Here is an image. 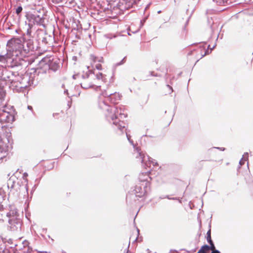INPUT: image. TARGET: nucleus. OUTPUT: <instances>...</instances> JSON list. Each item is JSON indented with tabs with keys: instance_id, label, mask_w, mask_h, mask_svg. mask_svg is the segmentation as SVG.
<instances>
[{
	"instance_id": "44",
	"label": "nucleus",
	"mask_w": 253,
	"mask_h": 253,
	"mask_svg": "<svg viewBox=\"0 0 253 253\" xmlns=\"http://www.w3.org/2000/svg\"><path fill=\"white\" fill-rule=\"evenodd\" d=\"M126 136H127V138L128 139V140H129L130 139V136L128 135H127V134L126 133Z\"/></svg>"
},
{
	"instance_id": "45",
	"label": "nucleus",
	"mask_w": 253,
	"mask_h": 253,
	"mask_svg": "<svg viewBox=\"0 0 253 253\" xmlns=\"http://www.w3.org/2000/svg\"><path fill=\"white\" fill-rule=\"evenodd\" d=\"M64 93L65 94H68V90L67 89H65L64 90Z\"/></svg>"
},
{
	"instance_id": "21",
	"label": "nucleus",
	"mask_w": 253,
	"mask_h": 253,
	"mask_svg": "<svg viewBox=\"0 0 253 253\" xmlns=\"http://www.w3.org/2000/svg\"><path fill=\"white\" fill-rule=\"evenodd\" d=\"M200 250H202V253H207L210 250V246L208 245L203 246Z\"/></svg>"
},
{
	"instance_id": "37",
	"label": "nucleus",
	"mask_w": 253,
	"mask_h": 253,
	"mask_svg": "<svg viewBox=\"0 0 253 253\" xmlns=\"http://www.w3.org/2000/svg\"><path fill=\"white\" fill-rule=\"evenodd\" d=\"M211 253H221L217 250H213Z\"/></svg>"
},
{
	"instance_id": "15",
	"label": "nucleus",
	"mask_w": 253,
	"mask_h": 253,
	"mask_svg": "<svg viewBox=\"0 0 253 253\" xmlns=\"http://www.w3.org/2000/svg\"><path fill=\"white\" fill-rule=\"evenodd\" d=\"M131 3L130 2H127L126 0H121L118 6L121 10H125L128 9L131 6Z\"/></svg>"
},
{
	"instance_id": "19",
	"label": "nucleus",
	"mask_w": 253,
	"mask_h": 253,
	"mask_svg": "<svg viewBox=\"0 0 253 253\" xmlns=\"http://www.w3.org/2000/svg\"><path fill=\"white\" fill-rule=\"evenodd\" d=\"M94 79L95 80L93 81L95 82V84L96 83V80H101L102 82H104L105 80L104 76L101 73H99L95 75Z\"/></svg>"
},
{
	"instance_id": "40",
	"label": "nucleus",
	"mask_w": 253,
	"mask_h": 253,
	"mask_svg": "<svg viewBox=\"0 0 253 253\" xmlns=\"http://www.w3.org/2000/svg\"><path fill=\"white\" fill-rule=\"evenodd\" d=\"M165 198H167L169 200H171V197H170L169 195H166L165 196Z\"/></svg>"
},
{
	"instance_id": "50",
	"label": "nucleus",
	"mask_w": 253,
	"mask_h": 253,
	"mask_svg": "<svg viewBox=\"0 0 253 253\" xmlns=\"http://www.w3.org/2000/svg\"><path fill=\"white\" fill-rule=\"evenodd\" d=\"M197 253H202V250H199Z\"/></svg>"
},
{
	"instance_id": "4",
	"label": "nucleus",
	"mask_w": 253,
	"mask_h": 253,
	"mask_svg": "<svg viewBox=\"0 0 253 253\" xmlns=\"http://www.w3.org/2000/svg\"><path fill=\"white\" fill-rule=\"evenodd\" d=\"M1 64L2 65L0 66V87H4L6 84L8 85L10 81H13V79L15 77V74H18L17 72L8 70L6 68L7 66L3 63Z\"/></svg>"
},
{
	"instance_id": "30",
	"label": "nucleus",
	"mask_w": 253,
	"mask_h": 253,
	"mask_svg": "<svg viewBox=\"0 0 253 253\" xmlns=\"http://www.w3.org/2000/svg\"><path fill=\"white\" fill-rule=\"evenodd\" d=\"M95 68L98 70H102V66L100 63H97L95 65Z\"/></svg>"
},
{
	"instance_id": "25",
	"label": "nucleus",
	"mask_w": 253,
	"mask_h": 253,
	"mask_svg": "<svg viewBox=\"0 0 253 253\" xmlns=\"http://www.w3.org/2000/svg\"><path fill=\"white\" fill-rule=\"evenodd\" d=\"M248 156V153H245L244 155L243 156V158L240 161L239 164L242 166L244 164V162L246 161V158Z\"/></svg>"
},
{
	"instance_id": "54",
	"label": "nucleus",
	"mask_w": 253,
	"mask_h": 253,
	"mask_svg": "<svg viewBox=\"0 0 253 253\" xmlns=\"http://www.w3.org/2000/svg\"><path fill=\"white\" fill-rule=\"evenodd\" d=\"M218 36H217V37H216V40H217V39H218Z\"/></svg>"
},
{
	"instance_id": "22",
	"label": "nucleus",
	"mask_w": 253,
	"mask_h": 253,
	"mask_svg": "<svg viewBox=\"0 0 253 253\" xmlns=\"http://www.w3.org/2000/svg\"><path fill=\"white\" fill-rule=\"evenodd\" d=\"M218 5H224L228 3V0H213Z\"/></svg>"
},
{
	"instance_id": "11",
	"label": "nucleus",
	"mask_w": 253,
	"mask_h": 253,
	"mask_svg": "<svg viewBox=\"0 0 253 253\" xmlns=\"http://www.w3.org/2000/svg\"><path fill=\"white\" fill-rule=\"evenodd\" d=\"M14 121V116L8 112L4 110H0V121L6 123L12 122Z\"/></svg>"
},
{
	"instance_id": "7",
	"label": "nucleus",
	"mask_w": 253,
	"mask_h": 253,
	"mask_svg": "<svg viewBox=\"0 0 253 253\" xmlns=\"http://www.w3.org/2000/svg\"><path fill=\"white\" fill-rule=\"evenodd\" d=\"M83 81L81 83V85L82 88L84 89H88L92 87L95 85L94 77L95 74L92 73H89L87 71L82 76Z\"/></svg>"
},
{
	"instance_id": "49",
	"label": "nucleus",
	"mask_w": 253,
	"mask_h": 253,
	"mask_svg": "<svg viewBox=\"0 0 253 253\" xmlns=\"http://www.w3.org/2000/svg\"><path fill=\"white\" fill-rule=\"evenodd\" d=\"M197 253H202V250H199Z\"/></svg>"
},
{
	"instance_id": "24",
	"label": "nucleus",
	"mask_w": 253,
	"mask_h": 253,
	"mask_svg": "<svg viewBox=\"0 0 253 253\" xmlns=\"http://www.w3.org/2000/svg\"><path fill=\"white\" fill-rule=\"evenodd\" d=\"M207 240L208 243L211 242L212 241L211 238V231L210 229L207 233Z\"/></svg>"
},
{
	"instance_id": "38",
	"label": "nucleus",
	"mask_w": 253,
	"mask_h": 253,
	"mask_svg": "<svg viewBox=\"0 0 253 253\" xmlns=\"http://www.w3.org/2000/svg\"><path fill=\"white\" fill-rule=\"evenodd\" d=\"M29 0H17V1H20L23 3L27 2Z\"/></svg>"
},
{
	"instance_id": "12",
	"label": "nucleus",
	"mask_w": 253,
	"mask_h": 253,
	"mask_svg": "<svg viewBox=\"0 0 253 253\" xmlns=\"http://www.w3.org/2000/svg\"><path fill=\"white\" fill-rule=\"evenodd\" d=\"M30 17L31 20H33V22L34 24L43 25L44 19L43 16H41L37 13H35L31 14Z\"/></svg>"
},
{
	"instance_id": "32",
	"label": "nucleus",
	"mask_w": 253,
	"mask_h": 253,
	"mask_svg": "<svg viewBox=\"0 0 253 253\" xmlns=\"http://www.w3.org/2000/svg\"><path fill=\"white\" fill-rule=\"evenodd\" d=\"M134 197V195H127L126 196V201H128V200H129L130 199H132L133 197Z\"/></svg>"
},
{
	"instance_id": "26",
	"label": "nucleus",
	"mask_w": 253,
	"mask_h": 253,
	"mask_svg": "<svg viewBox=\"0 0 253 253\" xmlns=\"http://www.w3.org/2000/svg\"><path fill=\"white\" fill-rule=\"evenodd\" d=\"M22 10L23 8L21 6H19L16 8L15 13L17 15V16H20V13H21Z\"/></svg>"
},
{
	"instance_id": "13",
	"label": "nucleus",
	"mask_w": 253,
	"mask_h": 253,
	"mask_svg": "<svg viewBox=\"0 0 253 253\" xmlns=\"http://www.w3.org/2000/svg\"><path fill=\"white\" fill-rule=\"evenodd\" d=\"M139 182L141 183H145L148 182L150 184L151 177L149 176L148 171L140 173L138 176Z\"/></svg>"
},
{
	"instance_id": "35",
	"label": "nucleus",
	"mask_w": 253,
	"mask_h": 253,
	"mask_svg": "<svg viewBox=\"0 0 253 253\" xmlns=\"http://www.w3.org/2000/svg\"><path fill=\"white\" fill-rule=\"evenodd\" d=\"M213 148L217 149L221 151H224L225 149V148H223V147H213Z\"/></svg>"
},
{
	"instance_id": "55",
	"label": "nucleus",
	"mask_w": 253,
	"mask_h": 253,
	"mask_svg": "<svg viewBox=\"0 0 253 253\" xmlns=\"http://www.w3.org/2000/svg\"><path fill=\"white\" fill-rule=\"evenodd\" d=\"M97 87H100V85H98V86H97Z\"/></svg>"
},
{
	"instance_id": "53",
	"label": "nucleus",
	"mask_w": 253,
	"mask_h": 253,
	"mask_svg": "<svg viewBox=\"0 0 253 253\" xmlns=\"http://www.w3.org/2000/svg\"><path fill=\"white\" fill-rule=\"evenodd\" d=\"M62 87L63 88H64V84H62Z\"/></svg>"
},
{
	"instance_id": "29",
	"label": "nucleus",
	"mask_w": 253,
	"mask_h": 253,
	"mask_svg": "<svg viewBox=\"0 0 253 253\" xmlns=\"http://www.w3.org/2000/svg\"><path fill=\"white\" fill-rule=\"evenodd\" d=\"M209 243V244H210V246H210V250H211L212 251L213 250H216V249H215V246H214V244H213V242H212V241L211 242H210V243Z\"/></svg>"
},
{
	"instance_id": "52",
	"label": "nucleus",
	"mask_w": 253,
	"mask_h": 253,
	"mask_svg": "<svg viewBox=\"0 0 253 253\" xmlns=\"http://www.w3.org/2000/svg\"><path fill=\"white\" fill-rule=\"evenodd\" d=\"M5 187H7V188H9V185H8V183L7 184V185Z\"/></svg>"
},
{
	"instance_id": "33",
	"label": "nucleus",
	"mask_w": 253,
	"mask_h": 253,
	"mask_svg": "<svg viewBox=\"0 0 253 253\" xmlns=\"http://www.w3.org/2000/svg\"><path fill=\"white\" fill-rule=\"evenodd\" d=\"M8 251L6 250L3 249V248H0V253H7Z\"/></svg>"
},
{
	"instance_id": "8",
	"label": "nucleus",
	"mask_w": 253,
	"mask_h": 253,
	"mask_svg": "<svg viewBox=\"0 0 253 253\" xmlns=\"http://www.w3.org/2000/svg\"><path fill=\"white\" fill-rule=\"evenodd\" d=\"M50 61L51 60L49 58H42L40 62V67L41 68L42 66L43 65L45 70L48 69L52 70L54 72L56 71L58 68V64L54 63V65H53V63L50 62ZM38 68L41 70V72L40 73H42V69L40 68Z\"/></svg>"
},
{
	"instance_id": "20",
	"label": "nucleus",
	"mask_w": 253,
	"mask_h": 253,
	"mask_svg": "<svg viewBox=\"0 0 253 253\" xmlns=\"http://www.w3.org/2000/svg\"><path fill=\"white\" fill-rule=\"evenodd\" d=\"M52 39V37L47 35H45L44 37L42 38V42L44 44H47L49 40Z\"/></svg>"
},
{
	"instance_id": "14",
	"label": "nucleus",
	"mask_w": 253,
	"mask_h": 253,
	"mask_svg": "<svg viewBox=\"0 0 253 253\" xmlns=\"http://www.w3.org/2000/svg\"><path fill=\"white\" fill-rule=\"evenodd\" d=\"M9 211L6 213V215L9 218L19 217V215L17 212V209L13 205H10L9 207Z\"/></svg>"
},
{
	"instance_id": "42",
	"label": "nucleus",
	"mask_w": 253,
	"mask_h": 253,
	"mask_svg": "<svg viewBox=\"0 0 253 253\" xmlns=\"http://www.w3.org/2000/svg\"><path fill=\"white\" fill-rule=\"evenodd\" d=\"M79 76L78 75H74L73 76V78L74 79H77V78Z\"/></svg>"
},
{
	"instance_id": "31",
	"label": "nucleus",
	"mask_w": 253,
	"mask_h": 253,
	"mask_svg": "<svg viewBox=\"0 0 253 253\" xmlns=\"http://www.w3.org/2000/svg\"><path fill=\"white\" fill-rule=\"evenodd\" d=\"M125 58H126V57H124V58L122 60V61H120V62H119V63H117L116 64V65H117V66H119V65H121L123 64L124 63H125Z\"/></svg>"
},
{
	"instance_id": "23",
	"label": "nucleus",
	"mask_w": 253,
	"mask_h": 253,
	"mask_svg": "<svg viewBox=\"0 0 253 253\" xmlns=\"http://www.w3.org/2000/svg\"><path fill=\"white\" fill-rule=\"evenodd\" d=\"M128 141L130 142V143H131V144L133 146V148L134 149V150L136 151V154L135 157H136V159H138L139 156L137 155V150L136 149L138 148V150H139V152H140V149L139 148V147H136L135 145L133 143V141L132 140L130 139Z\"/></svg>"
},
{
	"instance_id": "6",
	"label": "nucleus",
	"mask_w": 253,
	"mask_h": 253,
	"mask_svg": "<svg viewBox=\"0 0 253 253\" xmlns=\"http://www.w3.org/2000/svg\"><path fill=\"white\" fill-rule=\"evenodd\" d=\"M136 149L137 150V155L139 156L137 159H139V161L141 162L143 167L151 168L152 166L153 168L155 166H158V163L155 160L150 158L148 155H145L141 152H139L138 148Z\"/></svg>"
},
{
	"instance_id": "47",
	"label": "nucleus",
	"mask_w": 253,
	"mask_h": 253,
	"mask_svg": "<svg viewBox=\"0 0 253 253\" xmlns=\"http://www.w3.org/2000/svg\"><path fill=\"white\" fill-rule=\"evenodd\" d=\"M2 156L1 155V152H0V160L2 159Z\"/></svg>"
},
{
	"instance_id": "39",
	"label": "nucleus",
	"mask_w": 253,
	"mask_h": 253,
	"mask_svg": "<svg viewBox=\"0 0 253 253\" xmlns=\"http://www.w3.org/2000/svg\"><path fill=\"white\" fill-rule=\"evenodd\" d=\"M27 108L28 109L33 111V108L31 106L28 105Z\"/></svg>"
},
{
	"instance_id": "16",
	"label": "nucleus",
	"mask_w": 253,
	"mask_h": 253,
	"mask_svg": "<svg viewBox=\"0 0 253 253\" xmlns=\"http://www.w3.org/2000/svg\"><path fill=\"white\" fill-rule=\"evenodd\" d=\"M125 118L121 119L120 118V120H117V122H118L117 125H114L116 126L118 129L120 130V134H121L123 132V130L125 128V123L124 122V121L123 120ZM118 133H119V132H118Z\"/></svg>"
},
{
	"instance_id": "34",
	"label": "nucleus",
	"mask_w": 253,
	"mask_h": 253,
	"mask_svg": "<svg viewBox=\"0 0 253 253\" xmlns=\"http://www.w3.org/2000/svg\"><path fill=\"white\" fill-rule=\"evenodd\" d=\"M171 200H178L179 203H181V199H179V198L177 197H171Z\"/></svg>"
},
{
	"instance_id": "10",
	"label": "nucleus",
	"mask_w": 253,
	"mask_h": 253,
	"mask_svg": "<svg viewBox=\"0 0 253 253\" xmlns=\"http://www.w3.org/2000/svg\"><path fill=\"white\" fill-rule=\"evenodd\" d=\"M102 95L106 97L107 100L114 104L118 103L121 98V95L118 92L110 93L105 91L102 93Z\"/></svg>"
},
{
	"instance_id": "41",
	"label": "nucleus",
	"mask_w": 253,
	"mask_h": 253,
	"mask_svg": "<svg viewBox=\"0 0 253 253\" xmlns=\"http://www.w3.org/2000/svg\"><path fill=\"white\" fill-rule=\"evenodd\" d=\"M3 210V206L0 203V211H1Z\"/></svg>"
},
{
	"instance_id": "9",
	"label": "nucleus",
	"mask_w": 253,
	"mask_h": 253,
	"mask_svg": "<svg viewBox=\"0 0 253 253\" xmlns=\"http://www.w3.org/2000/svg\"><path fill=\"white\" fill-rule=\"evenodd\" d=\"M9 228L12 231H18L21 230L22 221L19 217L10 218L8 220Z\"/></svg>"
},
{
	"instance_id": "3",
	"label": "nucleus",
	"mask_w": 253,
	"mask_h": 253,
	"mask_svg": "<svg viewBox=\"0 0 253 253\" xmlns=\"http://www.w3.org/2000/svg\"><path fill=\"white\" fill-rule=\"evenodd\" d=\"M99 107L104 111L106 119L110 122H112L113 125H117V120L126 118V114L125 113L124 110L120 107L118 108L115 106H110L105 100H100L99 102Z\"/></svg>"
},
{
	"instance_id": "36",
	"label": "nucleus",
	"mask_w": 253,
	"mask_h": 253,
	"mask_svg": "<svg viewBox=\"0 0 253 253\" xmlns=\"http://www.w3.org/2000/svg\"><path fill=\"white\" fill-rule=\"evenodd\" d=\"M3 188H0V195L3 196L4 195V192L2 189Z\"/></svg>"
},
{
	"instance_id": "48",
	"label": "nucleus",
	"mask_w": 253,
	"mask_h": 253,
	"mask_svg": "<svg viewBox=\"0 0 253 253\" xmlns=\"http://www.w3.org/2000/svg\"><path fill=\"white\" fill-rule=\"evenodd\" d=\"M151 75L152 76H154L155 75H153V72H151Z\"/></svg>"
},
{
	"instance_id": "27",
	"label": "nucleus",
	"mask_w": 253,
	"mask_h": 253,
	"mask_svg": "<svg viewBox=\"0 0 253 253\" xmlns=\"http://www.w3.org/2000/svg\"><path fill=\"white\" fill-rule=\"evenodd\" d=\"M215 46H216V44H214V45L212 46V47L211 48V47H210V45H208V49L206 50V51H205V52L204 54L202 55V57H203L204 56H205L206 55H207V54H209L210 53L209 51V49H210H210H211V50H212V49H213L215 47Z\"/></svg>"
},
{
	"instance_id": "1",
	"label": "nucleus",
	"mask_w": 253,
	"mask_h": 253,
	"mask_svg": "<svg viewBox=\"0 0 253 253\" xmlns=\"http://www.w3.org/2000/svg\"><path fill=\"white\" fill-rule=\"evenodd\" d=\"M6 53L0 54V63L5 66L13 68L21 66V59L36 47L32 39L23 41L20 38H12L7 43Z\"/></svg>"
},
{
	"instance_id": "2",
	"label": "nucleus",
	"mask_w": 253,
	"mask_h": 253,
	"mask_svg": "<svg viewBox=\"0 0 253 253\" xmlns=\"http://www.w3.org/2000/svg\"><path fill=\"white\" fill-rule=\"evenodd\" d=\"M40 70L38 68H31L24 75L15 74V77L8 84L9 88L14 92H24L28 86L37 84Z\"/></svg>"
},
{
	"instance_id": "28",
	"label": "nucleus",
	"mask_w": 253,
	"mask_h": 253,
	"mask_svg": "<svg viewBox=\"0 0 253 253\" xmlns=\"http://www.w3.org/2000/svg\"><path fill=\"white\" fill-rule=\"evenodd\" d=\"M216 27V25H215L214 24H213V25L211 26V36H212L213 33H214L215 28Z\"/></svg>"
},
{
	"instance_id": "43",
	"label": "nucleus",
	"mask_w": 253,
	"mask_h": 253,
	"mask_svg": "<svg viewBox=\"0 0 253 253\" xmlns=\"http://www.w3.org/2000/svg\"><path fill=\"white\" fill-rule=\"evenodd\" d=\"M27 176H28V174L27 173H24L23 174V177H24V178H25V177L26 178Z\"/></svg>"
},
{
	"instance_id": "51",
	"label": "nucleus",
	"mask_w": 253,
	"mask_h": 253,
	"mask_svg": "<svg viewBox=\"0 0 253 253\" xmlns=\"http://www.w3.org/2000/svg\"><path fill=\"white\" fill-rule=\"evenodd\" d=\"M167 86L169 87V88H170L171 89H172V88L171 87H170L169 85H167Z\"/></svg>"
},
{
	"instance_id": "5",
	"label": "nucleus",
	"mask_w": 253,
	"mask_h": 253,
	"mask_svg": "<svg viewBox=\"0 0 253 253\" xmlns=\"http://www.w3.org/2000/svg\"><path fill=\"white\" fill-rule=\"evenodd\" d=\"M150 184L148 182L145 183H138L133 190L135 197L142 198L147 196L150 190Z\"/></svg>"
},
{
	"instance_id": "17",
	"label": "nucleus",
	"mask_w": 253,
	"mask_h": 253,
	"mask_svg": "<svg viewBox=\"0 0 253 253\" xmlns=\"http://www.w3.org/2000/svg\"><path fill=\"white\" fill-rule=\"evenodd\" d=\"M3 87H0V106H1V104L2 106L5 105L2 104V102L4 101V97L5 96V92L3 89Z\"/></svg>"
},
{
	"instance_id": "46",
	"label": "nucleus",
	"mask_w": 253,
	"mask_h": 253,
	"mask_svg": "<svg viewBox=\"0 0 253 253\" xmlns=\"http://www.w3.org/2000/svg\"><path fill=\"white\" fill-rule=\"evenodd\" d=\"M165 198H165V196H164V197H163V196H160V197H159V199H165Z\"/></svg>"
},
{
	"instance_id": "18",
	"label": "nucleus",
	"mask_w": 253,
	"mask_h": 253,
	"mask_svg": "<svg viewBox=\"0 0 253 253\" xmlns=\"http://www.w3.org/2000/svg\"><path fill=\"white\" fill-rule=\"evenodd\" d=\"M90 59L94 62H98V63L103 62V58L102 57H96L93 55H90Z\"/></svg>"
}]
</instances>
